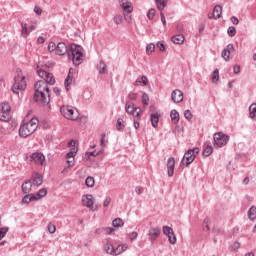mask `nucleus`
I'll return each mask as SVG.
<instances>
[{
  "instance_id": "nucleus-1",
  "label": "nucleus",
  "mask_w": 256,
  "mask_h": 256,
  "mask_svg": "<svg viewBox=\"0 0 256 256\" xmlns=\"http://www.w3.org/2000/svg\"><path fill=\"white\" fill-rule=\"evenodd\" d=\"M34 100L40 105H49L51 103V95L49 85L43 80H39L34 85Z\"/></svg>"
},
{
  "instance_id": "nucleus-2",
  "label": "nucleus",
  "mask_w": 256,
  "mask_h": 256,
  "mask_svg": "<svg viewBox=\"0 0 256 256\" xmlns=\"http://www.w3.org/2000/svg\"><path fill=\"white\" fill-rule=\"evenodd\" d=\"M39 127V120L37 118H32L29 122L20 125L19 135L20 137L27 138L29 135H33Z\"/></svg>"
},
{
  "instance_id": "nucleus-3",
  "label": "nucleus",
  "mask_w": 256,
  "mask_h": 256,
  "mask_svg": "<svg viewBox=\"0 0 256 256\" xmlns=\"http://www.w3.org/2000/svg\"><path fill=\"white\" fill-rule=\"evenodd\" d=\"M60 113L65 119H69L70 121H77L79 119V110L73 106L64 105L60 107Z\"/></svg>"
},
{
  "instance_id": "nucleus-4",
  "label": "nucleus",
  "mask_w": 256,
  "mask_h": 256,
  "mask_svg": "<svg viewBox=\"0 0 256 256\" xmlns=\"http://www.w3.org/2000/svg\"><path fill=\"white\" fill-rule=\"evenodd\" d=\"M198 153H199L198 147L194 149H189L188 151H186L181 161V165L183 167H189V165H191V163L195 161V157H197Z\"/></svg>"
},
{
  "instance_id": "nucleus-5",
  "label": "nucleus",
  "mask_w": 256,
  "mask_h": 256,
  "mask_svg": "<svg viewBox=\"0 0 256 256\" xmlns=\"http://www.w3.org/2000/svg\"><path fill=\"white\" fill-rule=\"evenodd\" d=\"M214 138V145H217L218 147H225L227 143H229V135L224 134L223 132H217L213 136Z\"/></svg>"
},
{
  "instance_id": "nucleus-6",
  "label": "nucleus",
  "mask_w": 256,
  "mask_h": 256,
  "mask_svg": "<svg viewBox=\"0 0 256 256\" xmlns=\"http://www.w3.org/2000/svg\"><path fill=\"white\" fill-rule=\"evenodd\" d=\"M27 89V82H25V77H18L15 79V83L12 86V92L19 95V91H25Z\"/></svg>"
},
{
  "instance_id": "nucleus-7",
  "label": "nucleus",
  "mask_w": 256,
  "mask_h": 256,
  "mask_svg": "<svg viewBox=\"0 0 256 256\" xmlns=\"http://www.w3.org/2000/svg\"><path fill=\"white\" fill-rule=\"evenodd\" d=\"M38 76L42 79V81L46 82V85H55L56 83L55 76L45 70H38Z\"/></svg>"
},
{
  "instance_id": "nucleus-8",
  "label": "nucleus",
  "mask_w": 256,
  "mask_h": 256,
  "mask_svg": "<svg viewBox=\"0 0 256 256\" xmlns=\"http://www.w3.org/2000/svg\"><path fill=\"white\" fill-rule=\"evenodd\" d=\"M125 111L126 113H128V115H133V117H135L137 113H141V108L135 107V104H133L132 102H127L125 104Z\"/></svg>"
},
{
  "instance_id": "nucleus-9",
  "label": "nucleus",
  "mask_w": 256,
  "mask_h": 256,
  "mask_svg": "<svg viewBox=\"0 0 256 256\" xmlns=\"http://www.w3.org/2000/svg\"><path fill=\"white\" fill-rule=\"evenodd\" d=\"M233 51H235V46L231 43L228 44L226 48L222 50V53H221L222 59H224V61H229L231 57V53H233Z\"/></svg>"
},
{
  "instance_id": "nucleus-10",
  "label": "nucleus",
  "mask_w": 256,
  "mask_h": 256,
  "mask_svg": "<svg viewBox=\"0 0 256 256\" xmlns=\"http://www.w3.org/2000/svg\"><path fill=\"white\" fill-rule=\"evenodd\" d=\"M76 55H83V47L76 44H72L70 45V51H68V57L69 59H71V57Z\"/></svg>"
},
{
  "instance_id": "nucleus-11",
  "label": "nucleus",
  "mask_w": 256,
  "mask_h": 256,
  "mask_svg": "<svg viewBox=\"0 0 256 256\" xmlns=\"http://www.w3.org/2000/svg\"><path fill=\"white\" fill-rule=\"evenodd\" d=\"M159 235H161V228H150L148 230L149 241H151L152 243H155V241H157V237H159Z\"/></svg>"
},
{
  "instance_id": "nucleus-12",
  "label": "nucleus",
  "mask_w": 256,
  "mask_h": 256,
  "mask_svg": "<svg viewBox=\"0 0 256 256\" xmlns=\"http://www.w3.org/2000/svg\"><path fill=\"white\" fill-rule=\"evenodd\" d=\"M82 203L85 207H88L91 211H93V195L91 194H86L82 197Z\"/></svg>"
},
{
  "instance_id": "nucleus-13",
  "label": "nucleus",
  "mask_w": 256,
  "mask_h": 256,
  "mask_svg": "<svg viewBox=\"0 0 256 256\" xmlns=\"http://www.w3.org/2000/svg\"><path fill=\"white\" fill-rule=\"evenodd\" d=\"M56 55L59 56H63L67 53H69V50L67 49V44H65L64 42H59L56 45V51H55Z\"/></svg>"
},
{
  "instance_id": "nucleus-14",
  "label": "nucleus",
  "mask_w": 256,
  "mask_h": 256,
  "mask_svg": "<svg viewBox=\"0 0 256 256\" xmlns=\"http://www.w3.org/2000/svg\"><path fill=\"white\" fill-rule=\"evenodd\" d=\"M167 172H168V177H173L175 174V158L170 157L167 160Z\"/></svg>"
},
{
  "instance_id": "nucleus-15",
  "label": "nucleus",
  "mask_w": 256,
  "mask_h": 256,
  "mask_svg": "<svg viewBox=\"0 0 256 256\" xmlns=\"http://www.w3.org/2000/svg\"><path fill=\"white\" fill-rule=\"evenodd\" d=\"M171 99L174 103H181L183 101V92L179 89L173 90Z\"/></svg>"
},
{
  "instance_id": "nucleus-16",
  "label": "nucleus",
  "mask_w": 256,
  "mask_h": 256,
  "mask_svg": "<svg viewBox=\"0 0 256 256\" xmlns=\"http://www.w3.org/2000/svg\"><path fill=\"white\" fill-rule=\"evenodd\" d=\"M159 117H161V114H159V112H154L150 114L151 125L152 127H154V129H157V127H159Z\"/></svg>"
},
{
  "instance_id": "nucleus-17",
  "label": "nucleus",
  "mask_w": 256,
  "mask_h": 256,
  "mask_svg": "<svg viewBox=\"0 0 256 256\" xmlns=\"http://www.w3.org/2000/svg\"><path fill=\"white\" fill-rule=\"evenodd\" d=\"M31 159L32 161H35L38 165H43V161H45V155L36 152L31 155Z\"/></svg>"
},
{
  "instance_id": "nucleus-18",
  "label": "nucleus",
  "mask_w": 256,
  "mask_h": 256,
  "mask_svg": "<svg viewBox=\"0 0 256 256\" xmlns=\"http://www.w3.org/2000/svg\"><path fill=\"white\" fill-rule=\"evenodd\" d=\"M120 6L122 7L124 13H133V3L129 1H126V2L121 1Z\"/></svg>"
},
{
  "instance_id": "nucleus-19",
  "label": "nucleus",
  "mask_w": 256,
  "mask_h": 256,
  "mask_svg": "<svg viewBox=\"0 0 256 256\" xmlns=\"http://www.w3.org/2000/svg\"><path fill=\"white\" fill-rule=\"evenodd\" d=\"M32 182L33 185H37V187H39V185L43 184V176H41L39 173H34L32 175Z\"/></svg>"
},
{
  "instance_id": "nucleus-20",
  "label": "nucleus",
  "mask_w": 256,
  "mask_h": 256,
  "mask_svg": "<svg viewBox=\"0 0 256 256\" xmlns=\"http://www.w3.org/2000/svg\"><path fill=\"white\" fill-rule=\"evenodd\" d=\"M171 41L174 42L175 45H183L185 42V36L183 34L172 36Z\"/></svg>"
},
{
  "instance_id": "nucleus-21",
  "label": "nucleus",
  "mask_w": 256,
  "mask_h": 256,
  "mask_svg": "<svg viewBox=\"0 0 256 256\" xmlns=\"http://www.w3.org/2000/svg\"><path fill=\"white\" fill-rule=\"evenodd\" d=\"M148 83H149V79L147 78V76H142L141 79L138 78L134 82V85L136 87H139V85L142 86V87H147Z\"/></svg>"
},
{
  "instance_id": "nucleus-22",
  "label": "nucleus",
  "mask_w": 256,
  "mask_h": 256,
  "mask_svg": "<svg viewBox=\"0 0 256 256\" xmlns=\"http://www.w3.org/2000/svg\"><path fill=\"white\" fill-rule=\"evenodd\" d=\"M33 187V184L31 181L27 180L22 184V193L29 194L31 193V189Z\"/></svg>"
},
{
  "instance_id": "nucleus-23",
  "label": "nucleus",
  "mask_w": 256,
  "mask_h": 256,
  "mask_svg": "<svg viewBox=\"0 0 256 256\" xmlns=\"http://www.w3.org/2000/svg\"><path fill=\"white\" fill-rule=\"evenodd\" d=\"M223 13V8L221 5H216L213 9V18L214 19H221V15Z\"/></svg>"
},
{
  "instance_id": "nucleus-24",
  "label": "nucleus",
  "mask_w": 256,
  "mask_h": 256,
  "mask_svg": "<svg viewBox=\"0 0 256 256\" xmlns=\"http://www.w3.org/2000/svg\"><path fill=\"white\" fill-rule=\"evenodd\" d=\"M70 59H72L73 65H75L76 67H79V65L83 63V54L70 56Z\"/></svg>"
},
{
  "instance_id": "nucleus-25",
  "label": "nucleus",
  "mask_w": 256,
  "mask_h": 256,
  "mask_svg": "<svg viewBox=\"0 0 256 256\" xmlns=\"http://www.w3.org/2000/svg\"><path fill=\"white\" fill-rule=\"evenodd\" d=\"M170 117H171V121L172 123H174V125H177L179 123V112L175 109L171 110L170 112Z\"/></svg>"
},
{
  "instance_id": "nucleus-26",
  "label": "nucleus",
  "mask_w": 256,
  "mask_h": 256,
  "mask_svg": "<svg viewBox=\"0 0 256 256\" xmlns=\"http://www.w3.org/2000/svg\"><path fill=\"white\" fill-rule=\"evenodd\" d=\"M249 117L256 121V103H252L249 107Z\"/></svg>"
},
{
  "instance_id": "nucleus-27",
  "label": "nucleus",
  "mask_w": 256,
  "mask_h": 256,
  "mask_svg": "<svg viewBox=\"0 0 256 256\" xmlns=\"http://www.w3.org/2000/svg\"><path fill=\"white\" fill-rule=\"evenodd\" d=\"M158 11H163L167 7V0H155Z\"/></svg>"
},
{
  "instance_id": "nucleus-28",
  "label": "nucleus",
  "mask_w": 256,
  "mask_h": 256,
  "mask_svg": "<svg viewBox=\"0 0 256 256\" xmlns=\"http://www.w3.org/2000/svg\"><path fill=\"white\" fill-rule=\"evenodd\" d=\"M127 247H129L127 244L119 245L117 248H114V255H121L123 251H127Z\"/></svg>"
},
{
  "instance_id": "nucleus-29",
  "label": "nucleus",
  "mask_w": 256,
  "mask_h": 256,
  "mask_svg": "<svg viewBox=\"0 0 256 256\" xmlns=\"http://www.w3.org/2000/svg\"><path fill=\"white\" fill-rule=\"evenodd\" d=\"M0 112L2 113H11V105L8 102H3L0 105Z\"/></svg>"
},
{
  "instance_id": "nucleus-30",
  "label": "nucleus",
  "mask_w": 256,
  "mask_h": 256,
  "mask_svg": "<svg viewBox=\"0 0 256 256\" xmlns=\"http://www.w3.org/2000/svg\"><path fill=\"white\" fill-rule=\"evenodd\" d=\"M47 195V189L42 188L40 189L36 194H34V197L36 201H39V199H43Z\"/></svg>"
},
{
  "instance_id": "nucleus-31",
  "label": "nucleus",
  "mask_w": 256,
  "mask_h": 256,
  "mask_svg": "<svg viewBox=\"0 0 256 256\" xmlns=\"http://www.w3.org/2000/svg\"><path fill=\"white\" fill-rule=\"evenodd\" d=\"M97 69L101 75H105V73H107V64H105L103 61H100Z\"/></svg>"
},
{
  "instance_id": "nucleus-32",
  "label": "nucleus",
  "mask_w": 256,
  "mask_h": 256,
  "mask_svg": "<svg viewBox=\"0 0 256 256\" xmlns=\"http://www.w3.org/2000/svg\"><path fill=\"white\" fill-rule=\"evenodd\" d=\"M31 201H37L35 198V194H26L23 198H22V203H31Z\"/></svg>"
},
{
  "instance_id": "nucleus-33",
  "label": "nucleus",
  "mask_w": 256,
  "mask_h": 256,
  "mask_svg": "<svg viewBox=\"0 0 256 256\" xmlns=\"http://www.w3.org/2000/svg\"><path fill=\"white\" fill-rule=\"evenodd\" d=\"M104 250L106 251V253H108L109 255H115V247H113V244L111 243H106V245L104 246Z\"/></svg>"
},
{
  "instance_id": "nucleus-34",
  "label": "nucleus",
  "mask_w": 256,
  "mask_h": 256,
  "mask_svg": "<svg viewBox=\"0 0 256 256\" xmlns=\"http://www.w3.org/2000/svg\"><path fill=\"white\" fill-rule=\"evenodd\" d=\"M248 219H250V221H255V219H256V207L255 206H252L248 210Z\"/></svg>"
},
{
  "instance_id": "nucleus-35",
  "label": "nucleus",
  "mask_w": 256,
  "mask_h": 256,
  "mask_svg": "<svg viewBox=\"0 0 256 256\" xmlns=\"http://www.w3.org/2000/svg\"><path fill=\"white\" fill-rule=\"evenodd\" d=\"M73 81V75L71 74V69L69 70V73L65 79L64 85L67 91H69V85H71V82Z\"/></svg>"
},
{
  "instance_id": "nucleus-36",
  "label": "nucleus",
  "mask_w": 256,
  "mask_h": 256,
  "mask_svg": "<svg viewBox=\"0 0 256 256\" xmlns=\"http://www.w3.org/2000/svg\"><path fill=\"white\" fill-rule=\"evenodd\" d=\"M0 121H11V112H0Z\"/></svg>"
},
{
  "instance_id": "nucleus-37",
  "label": "nucleus",
  "mask_w": 256,
  "mask_h": 256,
  "mask_svg": "<svg viewBox=\"0 0 256 256\" xmlns=\"http://www.w3.org/2000/svg\"><path fill=\"white\" fill-rule=\"evenodd\" d=\"M140 121H141V113L137 112V114L134 115V119H133L134 128L139 129Z\"/></svg>"
},
{
  "instance_id": "nucleus-38",
  "label": "nucleus",
  "mask_w": 256,
  "mask_h": 256,
  "mask_svg": "<svg viewBox=\"0 0 256 256\" xmlns=\"http://www.w3.org/2000/svg\"><path fill=\"white\" fill-rule=\"evenodd\" d=\"M212 153H213V146L208 144L203 150V155L204 157H209Z\"/></svg>"
},
{
  "instance_id": "nucleus-39",
  "label": "nucleus",
  "mask_w": 256,
  "mask_h": 256,
  "mask_svg": "<svg viewBox=\"0 0 256 256\" xmlns=\"http://www.w3.org/2000/svg\"><path fill=\"white\" fill-rule=\"evenodd\" d=\"M75 155H77V148L72 147L70 151L66 154L67 159H75Z\"/></svg>"
},
{
  "instance_id": "nucleus-40",
  "label": "nucleus",
  "mask_w": 256,
  "mask_h": 256,
  "mask_svg": "<svg viewBox=\"0 0 256 256\" xmlns=\"http://www.w3.org/2000/svg\"><path fill=\"white\" fill-rule=\"evenodd\" d=\"M123 118H118L117 119V123H116V129L117 131H123V129H125V124H123Z\"/></svg>"
},
{
  "instance_id": "nucleus-41",
  "label": "nucleus",
  "mask_w": 256,
  "mask_h": 256,
  "mask_svg": "<svg viewBox=\"0 0 256 256\" xmlns=\"http://www.w3.org/2000/svg\"><path fill=\"white\" fill-rule=\"evenodd\" d=\"M112 225H113V227H123V225H125V222H123V220L121 218H115L112 221Z\"/></svg>"
},
{
  "instance_id": "nucleus-42",
  "label": "nucleus",
  "mask_w": 256,
  "mask_h": 256,
  "mask_svg": "<svg viewBox=\"0 0 256 256\" xmlns=\"http://www.w3.org/2000/svg\"><path fill=\"white\" fill-rule=\"evenodd\" d=\"M162 231L164 233V235H166V237H169L170 235H173V228L169 227V226H163Z\"/></svg>"
},
{
  "instance_id": "nucleus-43",
  "label": "nucleus",
  "mask_w": 256,
  "mask_h": 256,
  "mask_svg": "<svg viewBox=\"0 0 256 256\" xmlns=\"http://www.w3.org/2000/svg\"><path fill=\"white\" fill-rule=\"evenodd\" d=\"M86 187H95V178L88 176L85 180Z\"/></svg>"
},
{
  "instance_id": "nucleus-44",
  "label": "nucleus",
  "mask_w": 256,
  "mask_h": 256,
  "mask_svg": "<svg viewBox=\"0 0 256 256\" xmlns=\"http://www.w3.org/2000/svg\"><path fill=\"white\" fill-rule=\"evenodd\" d=\"M211 81L212 83H217L219 81V70L215 69L211 75Z\"/></svg>"
},
{
  "instance_id": "nucleus-45",
  "label": "nucleus",
  "mask_w": 256,
  "mask_h": 256,
  "mask_svg": "<svg viewBox=\"0 0 256 256\" xmlns=\"http://www.w3.org/2000/svg\"><path fill=\"white\" fill-rule=\"evenodd\" d=\"M211 219L205 218L203 222V229L204 231H210Z\"/></svg>"
},
{
  "instance_id": "nucleus-46",
  "label": "nucleus",
  "mask_w": 256,
  "mask_h": 256,
  "mask_svg": "<svg viewBox=\"0 0 256 256\" xmlns=\"http://www.w3.org/2000/svg\"><path fill=\"white\" fill-rule=\"evenodd\" d=\"M142 105H144V107L149 106V95L147 93H143L142 95Z\"/></svg>"
},
{
  "instance_id": "nucleus-47",
  "label": "nucleus",
  "mask_w": 256,
  "mask_h": 256,
  "mask_svg": "<svg viewBox=\"0 0 256 256\" xmlns=\"http://www.w3.org/2000/svg\"><path fill=\"white\" fill-rule=\"evenodd\" d=\"M155 51V44L150 43L146 46V55H151Z\"/></svg>"
},
{
  "instance_id": "nucleus-48",
  "label": "nucleus",
  "mask_w": 256,
  "mask_h": 256,
  "mask_svg": "<svg viewBox=\"0 0 256 256\" xmlns=\"http://www.w3.org/2000/svg\"><path fill=\"white\" fill-rule=\"evenodd\" d=\"M227 33L229 37H235V35H237V29H235L234 26H230L228 27Z\"/></svg>"
},
{
  "instance_id": "nucleus-49",
  "label": "nucleus",
  "mask_w": 256,
  "mask_h": 256,
  "mask_svg": "<svg viewBox=\"0 0 256 256\" xmlns=\"http://www.w3.org/2000/svg\"><path fill=\"white\" fill-rule=\"evenodd\" d=\"M168 241L171 243V245H175L177 243V236H175V232H173V235L168 236Z\"/></svg>"
},
{
  "instance_id": "nucleus-50",
  "label": "nucleus",
  "mask_w": 256,
  "mask_h": 256,
  "mask_svg": "<svg viewBox=\"0 0 256 256\" xmlns=\"http://www.w3.org/2000/svg\"><path fill=\"white\" fill-rule=\"evenodd\" d=\"M155 9L151 8L148 13H147V17L148 19H150V21H152V19H155Z\"/></svg>"
},
{
  "instance_id": "nucleus-51",
  "label": "nucleus",
  "mask_w": 256,
  "mask_h": 256,
  "mask_svg": "<svg viewBox=\"0 0 256 256\" xmlns=\"http://www.w3.org/2000/svg\"><path fill=\"white\" fill-rule=\"evenodd\" d=\"M56 49H57V45L55 44V42H50L48 44L49 53H53V51H56Z\"/></svg>"
},
{
  "instance_id": "nucleus-52",
  "label": "nucleus",
  "mask_w": 256,
  "mask_h": 256,
  "mask_svg": "<svg viewBox=\"0 0 256 256\" xmlns=\"http://www.w3.org/2000/svg\"><path fill=\"white\" fill-rule=\"evenodd\" d=\"M47 229H48L49 233H51V234H53V233H55V231H57L55 224H52V223L48 224Z\"/></svg>"
},
{
  "instance_id": "nucleus-53",
  "label": "nucleus",
  "mask_w": 256,
  "mask_h": 256,
  "mask_svg": "<svg viewBox=\"0 0 256 256\" xmlns=\"http://www.w3.org/2000/svg\"><path fill=\"white\" fill-rule=\"evenodd\" d=\"M122 21H123V16H121V15H116V16L114 17V23H116V25H121Z\"/></svg>"
},
{
  "instance_id": "nucleus-54",
  "label": "nucleus",
  "mask_w": 256,
  "mask_h": 256,
  "mask_svg": "<svg viewBox=\"0 0 256 256\" xmlns=\"http://www.w3.org/2000/svg\"><path fill=\"white\" fill-rule=\"evenodd\" d=\"M156 46L160 51H165V42L164 41H159Z\"/></svg>"
},
{
  "instance_id": "nucleus-55",
  "label": "nucleus",
  "mask_w": 256,
  "mask_h": 256,
  "mask_svg": "<svg viewBox=\"0 0 256 256\" xmlns=\"http://www.w3.org/2000/svg\"><path fill=\"white\" fill-rule=\"evenodd\" d=\"M103 230L107 233V235H112L115 232V228L104 227Z\"/></svg>"
},
{
  "instance_id": "nucleus-56",
  "label": "nucleus",
  "mask_w": 256,
  "mask_h": 256,
  "mask_svg": "<svg viewBox=\"0 0 256 256\" xmlns=\"http://www.w3.org/2000/svg\"><path fill=\"white\" fill-rule=\"evenodd\" d=\"M138 236L139 234L137 232H131L128 234V237H130L131 241H135V239H137Z\"/></svg>"
},
{
  "instance_id": "nucleus-57",
  "label": "nucleus",
  "mask_w": 256,
  "mask_h": 256,
  "mask_svg": "<svg viewBox=\"0 0 256 256\" xmlns=\"http://www.w3.org/2000/svg\"><path fill=\"white\" fill-rule=\"evenodd\" d=\"M184 117L185 119H193V114H191V110H185Z\"/></svg>"
},
{
  "instance_id": "nucleus-58",
  "label": "nucleus",
  "mask_w": 256,
  "mask_h": 256,
  "mask_svg": "<svg viewBox=\"0 0 256 256\" xmlns=\"http://www.w3.org/2000/svg\"><path fill=\"white\" fill-rule=\"evenodd\" d=\"M160 17L163 27H167V20L165 19V14L163 12L160 13Z\"/></svg>"
},
{
  "instance_id": "nucleus-59",
  "label": "nucleus",
  "mask_w": 256,
  "mask_h": 256,
  "mask_svg": "<svg viewBox=\"0 0 256 256\" xmlns=\"http://www.w3.org/2000/svg\"><path fill=\"white\" fill-rule=\"evenodd\" d=\"M70 160H67V167H73L75 165V158H69Z\"/></svg>"
},
{
  "instance_id": "nucleus-60",
  "label": "nucleus",
  "mask_w": 256,
  "mask_h": 256,
  "mask_svg": "<svg viewBox=\"0 0 256 256\" xmlns=\"http://www.w3.org/2000/svg\"><path fill=\"white\" fill-rule=\"evenodd\" d=\"M110 204H111V197L108 196L104 200L103 207H109Z\"/></svg>"
},
{
  "instance_id": "nucleus-61",
  "label": "nucleus",
  "mask_w": 256,
  "mask_h": 256,
  "mask_svg": "<svg viewBox=\"0 0 256 256\" xmlns=\"http://www.w3.org/2000/svg\"><path fill=\"white\" fill-rule=\"evenodd\" d=\"M124 18L127 23H131L132 18H131V13H124Z\"/></svg>"
},
{
  "instance_id": "nucleus-62",
  "label": "nucleus",
  "mask_w": 256,
  "mask_h": 256,
  "mask_svg": "<svg viewBox=\"0 0 256 256\" xmlns=\"http://www.w3.org/2000/svg\"><path fill=\"white\" fill-rule=\"evenodd\" d=\"M128 99H130V101H135L137 99V93H129Z\"/></svg>"
},
{
  "instance_id": "nucleus-63",
  "label": "nucleus",
  "mask_w": 256,
  "mask_h": 256,
  "mask_svg": "<svg viewBox=\"0 0 256 256\" xmlns=\"http://www.w3.org/2000/svg\"><path fill=\"white\" fill-rule=\"evenodd\" d=\"M135 193H137V195H141V193H143V187L136 186L135 187Z\"/></svg>"
},
{
  "instance_id": "nucleus-64",
  "label": "nucleus",
  "mask_w": 256,
  "mask_h": 256,
  "mask_svg": "<svg viewBox=\"0 0 256 256\" xmlns=\"http://www.w3.org/2000/svg\"><path fill=\"white\" fill-rule=\"evenodd\" d=\"M231 22L233 23V25H239V18L233 16V17L231 18Z\"/></svg>"
}]
</instances>
